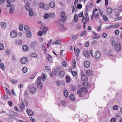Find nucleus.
I'll return each mask as SVG.
<instances>
[{"instance_id": "obj_1", "label": "nucleus", "mask_w": 122, "mask_h": 122, "mask_svg": "<svg viewBox=\"0 0 122 122\" xmlns=\"http://www.w3.org/2000/svg\"><path fill=\"white\" fill-rule=\"evenodd\" d=\"M98 17L99 13L97 12V10L95 9L93 10L92 15H91V19L92 20L93 18H94L97 19L98 18Z\"/></svg>"}, {"instance_id": "obj_2", "label": "nucleus", "mask_w": 122, "mask_h": 122, "mask_svg": "<svg viewBox=\"0 0 122 122\" xmlns=\"http://www.w3.org/2000/svg\"><path fill=\"white\" fill-rule=\"evenodd\" d=\"M21 106L19 104V106L20 108L21 109V111H22L21 107L24 109L25 107H27L28 105V103L27 101L26 100L24 99L21 102Z\"/></svg>"}, {"instance_id": "obj_3", "label": "nucleus", "mask_w": 122, "mask_h": 122, "mask_svg": "<svg viewBox=\"0 0 122 122\" xmlns=\"http://www.w3.org/2000/svg\"><path fill=\"white\" fill-rule=\"evenodd\" d=\"M82 21L83 24L85 25L87 24L89 21L88 13L86 12L85 13V17L83 16L82 17Z\"/></svg>"}, {"instance_id": "obj_4", "label": "nucleus", "mask_w": 122, "mask_h": 122, "mask_svg": "<svg viewBox=\"0 0 122 122\" xmlns=\"http://www.w3.org/2000/svg\"><path fill=\"white\" fill-rule=\"evenodd\" d=\"M17 35V32L15 30H12L10 33V36L12 38H16Z\"/></svg>"}, {"instance_id": "obj_5", "label": "nucleus", "mask_w": 122, "mask_h": 122, "mask_svg": "<svg viewBox=\"0 0 122 122\" xmlns=\"http://www.w3.org/2000/svg\"><path fill=\"white\" fill-rule=\"evenodd\" d=\"M101 53L99 51H97L95 52L94 56L96 59H99L101 57Z\"/></svg>"}, {"instance_id": "obj_6", "label": "nucleus", "mask_w": 122, "mask_h": 122, "mask_svg": "<svg viewBox=\"0 0 122 122\" xmlns=\"http://www.w3.org/2000/svg\"><path fill=\"white\" fill-rule=\"evenodd\" d=\"M27 58L26 57H24L21 58L20 61L22 64H24L26 63L27 62Z\"/></svg>"}, {"instance_id": "obj_7", "label": "nucleus", "mask_w": 122, "mask_h": 122, "mask_svg": "<svg viewBox=\"0 0 122 122\" xmlns=\"http://www.w3.org/2000/svg\"><path fill=\"white\" fill-rule=\"evenodd\" d=\"M115 50L117 52L119 51L122 49L121 45L119 44H117L115 46Z\"/></svg>"}, {"instance_id": "obj_8", "label": "nucleus", "mask_w": 122, "mask_h": 122, "mask_svg": "<svg viewBox=\"0 0 122 122\" xmlns=\"http://www.w3.org/2000/svg\"><path fill=\"white\" fill-rule=\"evenodd\" d=\"M66 19L61 17L60 18L59 20V24H63L66 21Z\"/></svg>"}, {"instance_id": "obj_9", "label": "nucleus", "mask_w": 122, "mask_h": 122, "mask_svg": "<svg viewBox=\"0 0 122 122\" xmlns=\"http://www.w3.org/2000/svg\"><path fill=\"white\" fill-rule=\"evenodd\" d=\"M27 112L29 116H32L34 115V113L31 110L28 109L26 111Z\"/></svg>"}, {"instance_id": "obj_10", "label": "nucleus", "mask_w": 122, "mask_h": 122, "mask_svg": "<svg viewBox=\"0 0 122 122\" xmlns=\"http://www.w3.org/2000/svg\"><path fill=\"white\" fill-rule=\"evenodd\" d=\"M61 43V41L60 40H57L51 42L52 44L56 45H59Z\"/></svg>"}, {"instance_id": "obj_11", "label": "nucleus", "mask_w": 122, "mask_h": 122, "mask_svg": "<svg viewBox=\"0 0 122 122\" xmlns=\"http://www.w3.org/2000/svg\"><path fill=\"white\" fill-rule=\"evenodd\" d=\"M30 3L29 2H27L26 3L25 7L26 10L28 11H29L31 9L30 8Z\"/></svg>"}, {"instance_id": "obj_12", "label": "nucleus", "mask_w": 122, "mask_h": 122, "mask_svg": "<svg viewBox=\"0 0 122 122\" xmlns=\"http://www.w3.org/2000/svg\"><path fill=\"white\" fill-rule=\"evenodd\" d=\"M81 79L83 81H86L88 80V78L84 74H82L81 76Z\"/></svg>"}, {"instance_id": "obj_13", "label": "nucleus", "mask_w": 122, "mask_h": 122, "mask_svg": "<svg viewBox=\"0 0 122 122\" xmlns=\"http://www.w3.org/2000/svg\"><path fill=\"white\" fill-rule=\"evenodd\" d=\"M37 45V43L36 42L33 41L31 43L30 47L34 49L36 47Z\"/></svg>"}, {"instance_id": "obj_14", "label": "nucleus", "mask_w": 122, "mask_h": 122, "mask_svg": "<svg viewBox=\"0 0 122 122\" xmlns=\"http://www.w3.org/2000/svg\"><path fill=\"white\" fill-rule=\"evenodd\" d=\"M37 91L36 89L34 87H32L30 89V91L32 94L35 93Z\"/></svg>"}, {"instance_id": "obj_15", "label": "nucleus", "mask_w": 122, "mask_h": 122, "mask_svg": "<svg viewBox=\"0 0 122 122\" xmlns=\"http://www.w3.org/2000/svg\"><path fill=\"white\" fill-rule=\"evenodd\" d=\"M112 9L111 7H108L107 10V13L108 15H110L111 14L112 12Z\"/></svg>"}, {"instance_id": "obj_16", "label": "nucleus", "mask_w": 122, "mask_h": 122, "mask_svg": "<svg viewBox=\"0 0 122 122\" xmlns=\"http://www.w3.org/2000/svg\"><path fill=\"white\" fill-rule=\"evenodd\" d=\"M59 29L61 31H63L64 30V27L63 24H59Z\"/></svg>"}, {"instance_id": "obj_17", "label": "nucleus", "mask_w": 122, "mask_h": 122, "mask_svg": "<svg viewBox=\"0 0 122 122\" xmlns=\"http://www.w3.org/2000/svg\"><path fill=\"white\" fill-rule=\"evenodd\" d=\"M22 48L23 50L25 51H28L29 48L28 46L25 45H24L22 46Z\"/></svg>"}, {"instance_id": "obj_18", "label": "nucleus", "mask_w": 122, "mask_h": 122, "mask_svg": "<svg viewBox=\"0 0 122 122\" xmlns=\"http://www.w3.org/2000/svg\"><path fill=\"white\" fill-rule=\"evenodd\" d=\"M90 65V63L88 61H86L84 63V66L86 68L88 67Z\"/></svg>"}, {"instance_id": "obj_19", "label": "nucleus", "mask_w": 122, "mask_h": 122, "mask_svg": "<svg viewBox=\"0 0 122 122\" xmlns=\"http://www.w3.org/2000/svg\"><path fill=\"white\" fill-rule=\"evenodd\" d=\"M26 36L27 38H30L31 36V32L30 31H28L26 33Z\"/></svg>"}, {"instance_id": "obj_20", "label": "nucleus", "mask_w": 122, "mask_h": 122, "mask_svg": "<svg viewBox=\"0 0 122 122\" xmlns=\"http://www.w3.org/2000/svg\"><path fill=\"white\" fill-rule=\"evenodd\" d=\"M1 27L3 29H4L6 26V24L4 22H2L0 24Z\"/></svg>"}, {"instance_id": "obj_21", "label": "nucleus", "mask_w": 122, "mask_h": 122, "mask_svg": "<svg viewBox=\"0 0 122 122\" xmlns=\"http://www.w3.org/2000/svg\"><path fill=\"white\" fill-rule=\"evenodd\" d=\"M29 11V15L30 16H32L35 15V12H33L32 9H31Z\"/></svg>"}, {"instance_id": "obj_22", "label": "nucleus", "mask_w": 122, "mask_h": 122, "mask_svg": "<svg viewBox=\"0 0 122 122\" xmlns=\"http://www.w3.org/2000/svg\"><path fill=\"white\" fill-rule=\"evenodd\" d=\"M83 86L85 87H88L90 86V84L89 83L87 82L84 81L82 83Z\"/></svg>"}, {"instance_id": "obj_23", "label": "nucleus", "mask_w": 122, "mask_h": 122, "mask_svg": "<svg viewBox=\"0 0 122 122\" xmlns=\"http://www.w3.org/2000/svg\"><path fill=\"white\" fill-rule=\"evenodd\" d=\"M45 5L44 3L41 2L40 3L38 4L39 7L41 9H43L44 8Z\"/></svg>"}, {"instance_id": "obj_24", "label": "nucleus", "mask_w": 122, "mask_h": 122, "mask_svg": "<svg viewBox=\"0 0 122 122\" xmlns=\"http://www.w3.org/2000/svg\"><path fill=\"white\" fill-rule=\"evenodd\" d=\"M60 71L59 69L56 68L55 69L54 71V74L56 75H57L59 74V73Z\"/></svg>"}, {"instance_id": "obj_25", "label": "nucleus", "mask_w": 122, "mask_h": 122, "mask_svg": "<svg viewBox=\"0 0 122 122\" xmlns=\"http://www.w3.org/2000/svg\"><path fill=\"white\" fill-rule=\"evenodd\" d=\"M65 15V12L64 11H62L61 13V17L66 19L67 17Z\"/></svg>"}, {"instance_id": "obj_26", "label": "nucleus", "mask_w": 122, "mask_h": 122, "mask_svg": "<svg viewBox=\"0 0 122 122\" xmlns=\"http://www.w3.org/2000/svg\"><path fill=\"white\" fill-rule=\"evenodd\" d=\"M86 73L87 75L89 76H91L92 74V71L90 70L87 71H86Z\"/></svg>"}, {"instance_id": "obj_27", "label": "nucleus", "mask_w": 122, "mask_h": 122, "mask_svg": "<svg viewBox=\"0 0 122 122\" xmlns=\"http://www.w3.org/2000/svg\"><path fill=\"white\" fill-rule=\"evenodd\" d=\"M46 57L47 60L49 61H51L52 59V57L49 54H47L46 56Z\"/></svg>"}, {"instance_id": "obj_28", "label": "nucleus", "mask_w": 122, "mask_h": 122, "mask_svg": "<svg viewBox=\"0 0 122 122\" xmlns=\"http://www.w3.org/2000/svg\"><path fill=\"white\" fill-rule=\"evenodd\" d=\"M66 80L67 82H70L71 80V78L70 76H67L66 77Z\"/></svg>"}, {"instance_id": "obj_29", "label": "nucleus", "mask_w": 122, "mask_h": 122, "mask_svg": "<svg viewBox=\"0 0 122 122\" xmlns=\"http://www.w3.org/2000/svg\"><path fill=\"white\" fill-rule=\"evenodd\" d=\"M64 96L65 97H67L68 96V91L66 90H64L63 91Z\"/></svg>"}, {"instance_id": "obj_30", "label": "nucleus", "mask_w": 122, "mask_h": 122, "mask_svg": "<svg viewBox=\"0 0 122 122\" xmlns=\"http://www.w3.org/2000/svg\"><path fill=\"white\" fill-rule=\"evenodd\" d=\"M50 7L51 8H54L55 6V4L53 2H51L49 3Z\"/></svg>"}, {"instance_id": "obj_31", "label": "nucleus", "mask_w": 122, "mask_h": 122, "mask_svg": "<svg viewBox=\"0 0 122 122\" xmlns=\"http://www.w3.org/2000/svg\"><path fill=\"white\" fill-rule=\"evenodd\" d=\"M69 98L72 101H74L75 99V96L73 94H71L69 96Z\"/></svg>"}, {"instance_id": "obj_32", "label": "nucleus", "mask_w": 122, "mask_h": 122, "mask_svg": "<svg viewBox=\"0 0 122 122\" xmlns=\"http://www.w3.org/2000/svg\"><path fill=\"white\" fill-rule=\"evenodd\" d=\"M81 91L85 93H86L88 92L87 89L84 87H82L81 89Z\"/></svg>"}, {"instance_id": "obj_33", "label": "nucleus", "mask_w": 122, "mask_h": 122, "mask_svg": "<svg viewBox=\"0 0 122 122\" xmlns=\"http://www.w3.org/2000/svg\"><path fill=\"white\" fill-rule=\"evenodd\" d=\"M41 78L42 80L44 81L46 80L45 76L44 73L43 72L41 73Z\"/></svg>"}, {"instance_id": "obj_34", "label": "nucleus", "mask_w": 122, "mask_h": 122, "mask_svg": "<svg viewBox=\"0 0 122 122\" xmlns=\"http://www.w3.org/2000/svg\"><path fill=\"white\" fill-rule=\"evenodd\" d=\"M84 54L85 56L87 58H88L90 57V54L87 51H85L84 53Z\"/></svg>"}, {"instance_id": "obj_35", "label": "nucleus", "mask_w": 122, "mask_h": 122, "mask_svg": "<svg viewBox=\"0 0 122 122\" xmlns=\"http://www.w3.org/2000/svg\"><path fill=\"white\" fill-rule=\"evenodd\" d=\"M14 10V7L11 6L10 8V14H12Z\"/></svg>"}, {"instance_id": "obj_36", "label": "nucleus", "mask_w": 122, "mask_h": 122, "mask_svg": "<svg viewBox=\"0 0 122 122\" xmlns=\"http://www.w3.org/2000/svg\"><path fill=\"white\" fill-rule=\"evenodd\" d=\"M10 80L13 84H15L17 83V81L16 80L11 78H10Z\"/></svg>"}, {"instance_id": "obj_37", "label": "nucleus", "mask_w": 122, "mask_h": 122, "mask_svg": "<svg viewBox=\"0 0 122 122\" xmlns=\"http://www.w3.org/2000/svg\"><path fill=\"white\" fill-rule=\"evenodd\" d=\"M59 75L60 77H63L64 74V72L63 71H61L59 74Z\"/></svg>"}, {"instance_id": "obj_38", "label": "nucleus", "mask_w": 122, "mask_h": 122, "mask_svg": "<svg viewBox=\"0 0 122 122\" xmlns=\"http://www.w3.org/2000/svg\"><path fill=\"white\" fill-rule=\"evenodd\" d=\"M73 61L72 64V66L73 68H74L76 67V63L75 60H73Z\"/></svg>"}, {"instance_id": "obj_39", "label": "nucleus", "mask_w": 122, "mask_h": 122, "mask_svg": "<svg viewBox=\"0 0 122 122\" xmlns=\"http://www.w3.org/2000/svg\"><path fill=\"white\" fill-rule=\"evenodd\" d=\"M93 33L94 35V36H97V37H94L93 38L94 39H98L100 37V36H97L98 35V34L96 33L95 32H93Z\"/></svg>"}, {"instance_id": "obj_40", "label": "nucleus", "mask_w": 122, "mask_h": 122, "mask_svg": "<svg viewBox=\"0 0 122 122\" xmlns=\"http://www.w3.org/2000/svg\"><path fill=\"white\" fill-rule=\"evenodd\" d=\"M22 70L23 72L25 73L27 71V68L26 67H23L22 69Z\"/></svg>"}, {"instance_id": "obj_41", "label": "nucleus", "mask_w": 122, "mask_h": 122, "mask_svg": "<svg viewBox=\"0 0 122 122\" xmlns=\"http://www.w3.org/2000/svg\"><path fill=\"white\" fill-rule=\"evenodd\" d=\"M117 44V42L115 41H112V45L113 46H115Z\"/></svg>"}, {"instance_id": "obj_42", "label": "nucleus", "mask_w": 122, "mask_h": 122, "mask_svg": "<svg viewBox=\"0 0 122 122\" xmlns=\"http://www.w3.org/2000/svg\"><path fill=\"white\" fill-rule=\"evenodd\" d=\"M103 19L104 21H108V18L105 15H104L103 16Z\"/></svg>"}, {"instance_id": "obj_43", "label": "nucleus", "mask_w": 122, "mask_h": 122, "mask_svg": "<svg viewBox=\"0 0 122 122\" xmlns=\"http://www.w3.org/2000/svg\"><path fill=\"white\" fill-rule=\"evenodd\" d=\"M31 57L36 58L37 57V55L35 53H31Z\"/></svg>"}, {"instance_id": "obj_44", "label": "nucleus", "mask_w": 122, "mask_h": 122, "mask_svg": "<svg viewBox=\"0 0 122 122\" xmlns=\"http://www.w3.org/2000/svg\"><path fill=\"white\" fill-rule=\"evenodd\" d=\"M48 30V28L46 27H44L43 29V32L44 34H46Z\"/></svg>"}, {"instance_id": "obj_45", "label": "nucleus", "mask_w": 122, "mask_h": 122, "mask_svg": "<svg viewBox=\"0 0 122 122\" xmlns=\"http://www.w3.org/2000/svg\"><path fill=\"white\" fill-rule=\"evenodd\" d=\"M74 20L75 22H76L78 21V15L77 14H75L74 17Z\"/></svg>"}, {"instance_id": "obj_46", "label": "nucleus", "mask_w": 122, "mask_h": 122, "mask_svg": "<svg viewBox=\"0 0 122 122\" xmlns=\"http://www.w3.org/2000/svg\"><path fill=\"white\" fill-rule=\"evenodd\" d=\"M24 29L27 31H29V28L28 26L27 25H25L24 27Z\"/></svg>"}, {"instance_id": "obj_47", "label": "nucleus", "mask_w": 122, "mask_h": 122, "mask_svg": "<svg viewBox=\"0 0 122 122\" xmlns=\"http://www.w3.org/2000/svg\"><path fill=\"white\" fill-rule=\"evenodd\" d=\"M41 48L44 51L45 53H46V50L45 46L44 45H41Z\"/></svg>"}, {"instance_id": "obj_48", "label": "nucleus", "mask_w": 122, "mask_h": 122, "mask_svg": "<svg viewBox=\"0 0 122 122\" xmlns=\"http://www.w3.org/2000/svg\"><path fill=\"white\" fill-rule=\"evenodd\" d=\"M71 90L73 91H75L76 89V87L74 85H72L71 86Z\"/></svg>"}, {"instance_id": "obj_49", "label": "nucleus", "mask_w": 122, "mask_h": 122, "mask_svg": "<svg viewBox=\"0 0 122 122\" xmlns=\"http://www.w3.org/2000/svg\"><path fill=\"white\" fill-rule=\"evenodd\" d=\"M118 108V106L117 105H114L113 107V109L114 110H116Z\"/></svg>"}, {"instance_id": "obj_50", "label": "nucleus", "mask_w": 122, "mask_h": 122, "mask_svg": "<svg viewBox=\"0 0 122 122\" xmlns=\"http://www.w3.org/2000/svg\"><path fill=\"white\" fill-rule=\"evenodd\" d=\"M80 53V49L77 48L76 50V56H78Z\"/></svg>"}, {"instance_id": "obj_51", "label": "nucleus", "mask_w": 122, "mask_h": 122, "mask_svg": "<svg viewBox=\"0 0 122 122\" xmlns=\"http://www.w3.org/2000/svg\"><path fill=\"white\" fill-rule=\"evenodd\" d=\"M55 16L54 14L53 13H51L50 14L49 17L51 18H53Z\"/></svg>"}, {"instance_id": "obj_52", "label": "nucleus", "mask_w": 122, "mask_h": 122, "mask_svg": "<svg viewBox=\"0 0 122 122\" xmlns=\"http://www.w3.org/2000/svg\"><path fill=\"white\" fill-rule=\"evenodd\" d=\"M77 93L80 97H82V94L81 92L80 91H77Z\"/></svg>"}, {"instance_id": "obj_53", "label": "nucleus", "mask_w": 122, "mask_h": 122, "mask_svg": "<svg viewBox=\"0 0 122 122\" xmlns=\"http://www.w3.org/2000/svg\"><path fill=\"white\" fill-rule=\"evenodd\" d=\"M44 33L42 31H39L38 33V35L40 36L43 35V33Z\"/></svg>"}, {"instance_id": "obj_54", "label": "nucleus", "mask_w": 122, "mask_h": 122, "mask_svg": "<svg viewBox=\"0 0 122 122\" xmlns=\"http://www.w3.org/2000/svg\"><path fill=\"white\" fill-rule=\"evenodd\" d=\"M19 28L20 31L22 30L23 29V25L22 24L20 25L19 26Z\"/></svg>"}, {"instance_id": "obj_55", "label": "nucleus", "mask_w": 122, "mask_h": 122, "mask_svg": "<svg viewBox=\"0 0 122 122\" xmlns=\"http://www.w3.org/2000/svg\"><path fill=\"white\" fill-rule=\"evenodd\" d=\"M0 66L1 69L3 70L4 69L5 67L4 64L3 63H1L0 64Z\"/></svg>"}, {"instance_id": "obj_56", "label": "nucleus", "mask_w": 122, "mask_h": 122, "mask_svg": "<svg viewBox=\"0 0 122 122\" xmlns=\"http://www.w3.org/2000/svg\"><path fill=\"white\" fill-rule=\"evenodd\" d=\"M43 8H44L45 10H47L49 8L48 5L47 4H45Z\"/></svg>"}, {"instance_id": "obj_57", "label": "nucleus", "mask_w": 122, "mask_h": 122, "mask_svg": "<svg viewBox=\"0 0 122 122\" xmlns=\"http://www.w3.org/2000/svg\"><path fill=\"white\" fill-rule=\"evenodd\" d=\"M61 103L62 106L65 107L66 104V102L64 101H61Z\"/></svg>"}, {"instance_id": "obj_58", "label": "nucleus", "mask_w": 122, "mask_h": 122, "mask_svg": "<svg viewBox=\"0 0 122 122\" xmlns=\"http://www.w3.org/2000/svg\"><path fill=\"white\" fill-rule=\"evenodd\" d=\"M62 63L63 66L65 67H66L67 66V64L66 62L65 61H62Z\"/></svg>"}, {"instance_id": "obj_59", "label": "nucleus", "mask_w": 122, "mask_h": 122, "mask_svg": "<svg viewBox=\"0 0 122 122\" xmlns=\"http://www.w3.org/2000/svg\"><path fill=\"white\" fill-rule=\"evenodd\" d=\"M4 46L3 44L1 43H0V49L3 50L4 49Z\"/></svg>"}, {"instance_id": "obj_60", "label": "nucleus", "mask_w": 122, "mask_h": 122, "mask_svg": "<svg viewBox=\"0 0 122 122\" xmlns=\"http://www.w3.org/2000/svg\"><path fill=\"white\" fill-rule=\"evenodd\" d=\"M37 83H41V80L40 77H38L37 78Z\"/></svg>"}, {"instance_id": "obj_61", "label": "nucleus", "mask_w": 122, "mask_h": 122, "mask_svg": "<svg viewBox=\"0 0 122 122\" xmlns=\"http://www.w3.org/2000/svg\"><path fill=\"white\" fill-rule=\"evenodd\" d=\"M119 31L117 30L115 31V34L116 35H117L119 34Z\"/></svg>"}, {"instance_id": "obj_62", "label": "nucleus", "mask_w": 122, "mask_h": 122, "mask_svg": "<svg viewBox=\"0 0 122 122\" xmlns=\"http://www.w3.org/2000/svg\"><path fill=\"white\" fill-rule=\"evenodd\" d=\"M38 87L40 88H41L42 87V84L41 83H38Z\"/></svg>"}, {"instance_id": "obj_63", "label": "nucleus", "mask_w": 122, "mask_h": 122, "mask_svg": "<svg viewBox=\"0 0 122 122\" xmlns=\"http://www.w3.org/2000/svg\"><path fill=\"white\" fill-rule=\"evenodd\" d=\"M71 73L73 76H75L77 74V72L76 71H71Z\"/></svg>"}, {"instance_id": "obj_64", "label": "nucleus", "mask_w": 122, "mask_h": 122, "mask_svg": "<svg viewBox=\"0 0 122 122\" xmlns=\"http://www.w3.org/2000/svg\"><path fill=\"white\" fill-rule=\"evenodd\" d=\"M86 34V32L85 31H84L81 33L80 34V36H82L84 35H85Z\"/></svg>"}]
</instances>
